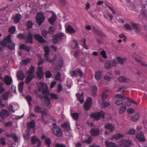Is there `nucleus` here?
<instances>
[{"instance_id":"f257e3e1","label":"nucleus","mask_w":147,"mask_h":147,"mask_svg":"<svg viewBox=\"0 0 147 147\" xmlns=\"http://www.w3.org/2000/svg\"><path fill=\"white\" fill-rule=\"evenodd\" d=\"M34 68L32 66H31L29 71H27V76L26 78V83H29L34 77Z\"/></svg>"},{"instance_id":"f03ea898","label":"nucleus","mask_w":147,"mask_h":147,"mask_svg":"<svg viewBox=\"0 0 147 147\" xmlns=\"http://www.w3.org/2000/svg\"><path fill=\"white\" fill-rule=\"evenodd\" d=\"M38 87L39 92H42V93L44 94H48V87L46 84L42 82H39L38 84Z\"/></svg>"},{"instance_id":"7ed1b4c3","label":"nucleus","mask_w":147,"mask_h":147,"mask_svg":"<svg viewBox=\"0 0 147 147\" xmlns=\"http://www.w3.org/2000/svg\"><path fill=\"white\" fill-rule=\"evenodd\" d=\"M45 53L44 55V57L45 60L49 62L50 63L53 62L55 60L56 57L55 56L53 59L50 60L49 57V48L48 47H46L44 48Z\"/></svg>"},{"instance_id":"20e7f679","label":"nucleus","mask_w":147,"mask_h":147,"mask_svg":"<svg viewBox=\"0 0 147 147\" xmlns=\"http://www.w3.org/2000/svg\"><path fill=\"white\" fill-rule=\"evenodd\" d=\"M45 19V16L42 12L38 13L36 17V19L37 23L40 26Z\"/></svg>"},{"instance_id":"39448f33","label":"nucleus","mask_w":147,"mask_h":147,"mask_svg":"<svg viewBox=\"0 0 147 147\" xmlns=\"http://www.w3.org/2000/svg\"><path fill=\"white\" fill-rule=\"evenodd\" d=\"M11 35H8L7 36L4 38L3 41H1L0 45L3 47H5L7 44L11 43L12 40L11 39Z\"/></svg>"},{"instance_id":"423d86ee","label":"nucleus","mask_w":147,"mask_h":147,"mask_svg":"<svg viewBox=\"0 0 147 147\" xmlns=\"http://www.w3.org/2000/svg\"><path fill=\"white\" fill-rule=\"evenodd\" d=\"M117 62L114 59H113L106 63L105 65V67L107 69H109L117 65Z\"/></svg>"},{"instance_id":"0eeeda50","label":"nucleus","mask_w":147,"mask_h":147,"mask_svg":"<svg viewBox=\"0 0 147 147\" xmlns=\"http://www.w3.org/2000/svg\"><path fill=\"white\" fill-rule=\"evenodd\" d=\"M52 131L54 134L58 137H60L63 135L61 129L57 126L54 127Z\"/></svg>"},{"instance_id":"6e6552de","label":"nucleus","mask_w":147,"mask_h":147,"mask_svg":"<svg viewBox=\"0 0 147 147\" xmlns=\"http://www.w3.org/2000/svg\"><path fill=\"white\" fill-rule=\"evenodd\" d=\"M132 145L131 141L126 140H122L120 144L121 147H129Z\"/></svg>"},{"instance_id":"1a4fd4ad","label":"nucleus","mask_w":147,"mask_h":147,"mask_svg":"<svg viewBox=\"0 0 147 147\" xmlns=\"http://www.w3.org/2000/svg\"><path fill=\"white\" fill-rule=\"evenodd\" d=\"M105 114L103 111H101L100 113H93L91 116L98 120L100 119L101 117L104 118Z\"/></svg>"},{"instance_id":"9d476101","label":"nucleus","mask_w":147,"mask_h":147,"mask_svg":"<svg viewBox=\"0 0 147 147\" xmlns=\"http://www.w3.org/2000/svg\"><path fill=\"white\" fill-rule=\"evenodd\" d=\"M71 75L72 77L76 76H79L80 77H82L83 76V72L80 69H78L74 71H71L70 72Z\"/></svg>"},{"instance_id":"9b49d317","label":"nucleus","mask_w":147,"mask_h":147,"mask_svg":"<svg viewBox=\"0 0 147 147\" xmlns=\"http://www.w3.org/2000/svg\"><path fill=\"white\" fill-rule=\"evenodd\" d=\"M92 98L90 97L88 98L84 105V108L86 110H89L92 105Z\"/></svg>"},{"instance_id":"f8f14e48","label":"nucleus","mask_w":147,"mask_h":147,"mask_svg":"<svg viewBox=\"0 0 147 147\" xmlns=\"http://www.w3.org/2000/svg\"><path fill=\"white\" fill-rule=\"evenodd\" d=\"M9 115V112L4 109L2 110L0 113V117L3 119L7 118Z\"/></svg>"},{"instance_id":"ddd939ff","label":"nucleus","mask_w":147,"mask_h":147,"mask_svg":"<svg viewBox=\"0 0 147 147\" xmlns=\"http://www.w3.org/2000/svg\"><path fill=\"white\" fill-rule=\"evenodd\" d=\"M6 138L8 139L10 138H12L13 139L15 142L17 141L19 138L15 134H8L6 133Z\"/></svg>"},{"instance_id":"4468645a","label":"nucleus","mask_w":147,"mask_h":147,"mask_svg":"<svg viewBox=\"0 0 147 147\" xmlns=\"http://www.w3.org/2000/svg\"><path fill=\"white\" fill-rule=\"evenodd\" d=\"M34 38L37 40L40 43H45L46 41L40 35L38 34H35L34 35Z\"/></svg>"},{"instance_id":"2eb2a0df","label":"nucleus","mask_w":147,"mask_h":147,"mask_svg":"<svg viewBox=\"0 0 147 147\" xmlns=\"http://www.w3.org/2000/svg\"><path fill=\"white\" fill-rule=\"evenodd\" d=\"M104 127L106 129L109 130L110 132H113L115 129V126L114 125L108 123L105 125Z\"/></svg>"},{"instance_id":"dca6fc26","label":"nucleus","mask_w":147,"mask_h":147,"mask_svg":"<svg viewBox=\"0 0 147 147\" xmlns=\"http://www.w3.org/2000/svg\"><path fill=\"white\" fill-rule=\"evenodd\" d=\"M116 59L117 60V62L121 65H123L124 62H126L127 60L126 58H122L119 57H116Z\"/></svg>"},{"instance_id":"f3484780","label":"nucleus","mask_w":147,"mask_h":147,"mask_svg":"<svg viewBox=\"0 0 147 147\" xmlns=\"http://www.w3.org/2000/svg\"><path fill=\"white\" fill-rule=\"evenodd\" d=\"M4 82L7 85H10L12 82L11 78L8 76H6L4 78Z\"/></svg>"},{"instance_id":"a211bd4d","label":"nucleus","mask_w":147,"mask_h":147,"mask_svg":"<svg viewBox=\"0 0 147 147\" xmlns=\"http://www.w3.org/2000/svg\"><path fill=\"white\" fill-rule=\"evenodd\" d=\"M32 144H34L36 142H38L37 147H39L41 145V141L36 136L33 137L32 139Z\"/></svg>"},{"instance_id":"6ab92c4d","label":"nucleus","mask_w":147,"mask_h":147,"mask_svg":"<svg viewBox=\"0 0 147 147\" xmlns=\"http://www.w3.org/2000/svg\"><path fill=\"white\" fill-rule=\"evenodd\" d=\"M136 138L140 141H144L145 138L143 134L141 132L138 133L136 135Z\"/></svg>"},{"instance_id":"aec40b11","label":"nucleus","mask_w":147,"mask_h":147,"mask_svg":"<svg viewBox=\"0 0 147 147\" xmlns=\"http://www.w3.org/2000/svg\"><path fill=\"white\" fill-rule=\"evenodd\" d=\"M66 30L67 32L69 33H74L76 32L75 29L69 25L66 26Z\"/></svg>"},{"instance_id":"412c9836","label":"nucleus","mask_w":147,"mask_h":147,"mask_svg":"<svg viewBox=\"0 0 147 147\" xmlns=\"http://www.w3.org/2000/svg\"><path fill=\"white\" fill-rule=\"evenodd\" d=\"M102 76V72L101 71H98L95 74V78L97 80L101 79Z\"/></svg>"},{"instance_id":"4be33fe9","label":"nucleus","mask_w":147,"mask_h":147,"mask_svg":"<svg viewBox=\"0 0 147 147\" xmlns=\"http://www.w3.org/2000/svg\"><path fill=\"white\" fill-rule=\"evenodd\" d=\"M118 80L120 82L128 83L130 81V80L129 78H126L122 76L119 77L118 78Z\"/></svg>"},{"instance_id":"5701e85b","label":"nucleus","mask_w":147,"mask_h":147,"mask_svg":"<svg viewBox=\"0 0 147 147\" xmlns=\"http://www.w3.org/2000/svg\"><path fill=\"white\" fill-rule=\"evenodd\" d=\"M57 19V16L56 15L53 13L52 16L50 17L48 21L51 24H53L55 22Z\"/></svg>"},{"instance_id":"b1692460","label":"nucleus","mask_w":147,"mask_h":147,"mask_svg":"<svg viewBox=\"0 0 147 147\" xmlns=\"http://www.w3.org/2000/svg\"><path fill=\"white\" fill-rule=\"evenodd\" d=\"M26 42L30 43H32L33 37L32 34L30 32H29L27 34L26 38Z\"/></svg>"},{"instance_id":"393cba45","label":"nucleus","mask_w":147,"mask_h":147,"mask_svg":"<svg viewBox=\"0 0 147 147\" xmlns=\"http://www.w3.org/2000/svg\"><path fill=\"white\" fill-rule=\"evenodd\" d=\"M105 144L107 147H119L116 144L111 142H108V141H106Z\"/></svg>"},{"instance_id":"a878e982","label":"nucleus","mask_w":147,"mask_h":147,"mask_svg":"<svg viewBox=\"0 0 147 147\" xmlns=\"http://www.w3.org/2000/svg\"><path fill=\"white\" fill-rule=\"evenodd\" d=\"M37 77L39 79H41L43 76L42 68L39 67L38 68V70L37 71Z\"/></svg>"},{"instance_id":"bb28decb","label":"nucleus","mask_w":147,"mask_h":147,"mask_svg":"<svg viewBox=\"0 0 147 147\" xmlns=\"http://www.w3.org/2000/svg\"><path fill=\"white\" fill-rule=\"evenodd\" d=\"M131 26L132 28V30H134V31L137 33H138L140 32V29L138 26L137 24L132 23L131 24Z\"/></svg>"},{"instance_id":"cd10ccee","label":"nucleus","mask_w":147,"mask_h":147,"mask_svg":"<svg viewBox=\"0 0 147 147\" xmlns=\"http://www.w3.org/2000/svg\"><path fill=\"white\" fill-rule=\"evenodd\" d=\"M21 17L22 16L20 14H17L13 17V19L14 22L18 23Z\"/></svg>"},{"instance_id":"c85d7f7f","label":"nucleus","mask_w":147,"mask_h":147,"mask_svg":"<svg viewBox=\"0 0 147 147\" xmlns=\"http://www.w3.org/2000/svg\"><path fill=\"white\" fill-rule=\"evenodd\" d=\"M17 77L19 80H22L25 78V75L22 71H18L17 73Z\"/></svg>"},{"instance_id":"c756f323","label":"nucleus","mask_w":147,"mask_h":147,"mask_svg":"<svg viewBox=\"0 0 147 147\" xmlns=\"http://www.w3.org/2000/svg\"><path fill=\"white\" fill-rule=\"evenodd\" d=\"M91 133L93 136H96L98 135L99 130L96 128H92L90 130Z\"/></svg>"},{"instance_id":"7c9ffc66","label":"nucleus","mask_w":147,"mask_h":147,"mask_svg":"<svg viewBox=\"0 0 147 147\" xmlns=\"http://www.w3.org/2000/svg\"><path fill=\"white\" fill-rule=\"evenodd\" d=\"M43 103L46 106H48L50 104V100L49 98L47 96H45L44 99Z\"/></svg>"},{"instance_id":"2f4dec72","label":"nucleus","mask_w":147,"mask_h":147,"mask_svg":"<svg viewBox=\"0 0 147 147\" xmlns=\"http://www.w3.org/2000/svg\"><path fill=\"white\" fill-rule=\"evenodd\" d=\"M123 137V136L121 134H117L113 135L111 138V140H113L114 139L118 140L120 138H121Z\"/></svg>"},{"instance_id":"473e14b6","label":"nucleus","mask_w":147,"mask_h":147,"mask_svg":"<svg viewBox=\"0 0 147 147\" xmlns=\"http://www.w3.org/2000/svg\"><path fill=\"white\" fill-rule=\"evenodd\" d=\"M104 78L105 80L110 81L112 78V76L110 72H108L106 74Z\"/></svg>"},{"instance_id":"72a5a7b5","label":"nucleus","mask_w":147,"mask_h":147,"mask_svg":"<svg viewBox=\"0 0 147 147\" xmlns=\"http://www.w3.org/2000/svg\"><path fill=\"white\" fill-rule=\"evenodd\" d=\"M76 96L78 100L80 102L82 103L84 101V100L83 94H80L79 93L76 94Z\"/></svg>"},{"instance_id":"f704fd0d","label":"nucleus","mask_w":147,"mask_h":147,"mask_svg":"<svg viewBox=\"0 0 147 147\" xmlns=\"http://www.w3.org/2000/svg\"><path fill=\"white\" fill-rule=\"evenodd\" d=\"M108 95V91L107 90H105L102 94V98L103 100H105Z\"/></svg>"},{"instance_id":"c9c22d12","label":"nucleus","mask_w":147,"mask_h":147,"mask_svg":"<svg viewBox=\"0 0 147 147\" xmlns=\"http://www.w3.org/2000/svg\"><path fill=\"white\" fill-rule=\"evenodd\" d=\"M35 123L34 120L28 123L27 127L28 128H33L35 126Z\"/></svg>"},{"instance_id":"e433bc0d","label":"nucleus","mask_w":147,"mask_h":147,"mask_svg":"<svg viewBox=\"0 0 147 147\" xmlns=\"http://www.w3.org/2000/svg\"><path fill=\"white\" fill-rule=\"evenodd\" d=\"M43 109L42 108L38 106H36L34 108V110L35 112L38 113H40L42 112Z\"/></svg>"},{"instance_id":"4c0bfd02","label":"nucleus","mask_w":147,"mask_h":147,"mask_svg":"<svg viewBox=\"0 0 147 147\" xmlns=\"http://www.w3.org/2000/svg\"><path fill=\"white\" fill-rule=\"evenodd\" d=\"M126 109V107L125 105L123 104L119 109V113L120 114L123 113L125 111Z\"/></svg>"},{"instance_id":"58836bf2","label":"nucleus","mask_w":147,"mask_h":147,"mask_svg":"<svg viewBox=\"0 0 147 147\" xmlns=\"http://www.w3.org/2000/svg\"><path fill=\"white\" fill-rule=\"evenodd\" d=\"M73 119L75 121H77L78 119L79 114L77 113H73L71 115Z\"/></svg>"},{"instance_id":"ea45409f","label":"nucleus","mask_w":147,"mask_h":147,"mask_svg":"<svg viewBox=\"0 0 147 147\" xmlns=\"http://www.w3.org/2000/svg\"><path fill=\"white\" fill-rule=\"evenodd\" d=\"M20 49H25L26 51L29 52L30 51V48L29 47L26 46L24 44H22L20 46Z\"/></svg>"},{"instance_id":"a19ab883","label":"nucleus","mask_w":147,"mask_h":147,"mask_svg":"<svg viewBox=\"0 0 147 147\" xmlns=\"http://www.w3.org/2000/svg\"><path fill=\"white\" fill-rule=\"evenodd\" d=\"M62 127L68 131L70 130V129L69 124L68 123H64L62 125Z\"/></svg>"},{"instance_id":"79ce46f5","label":"nucleus","mask_w":147,"mask_h":147,"mask_svg":"<svg viewBox=\"0 0 147 147\" xmlns=\"http://www.w3.org/2000/svg\"><path fill=\"white\" fill-rule=\"evenodd\" d=\"M9 93L7 92L4 93L2 95V97L4 100H7L8 98Z\"/></svg>"},{"instance_id":"37998d69","label":"nucleus","mask_w":147,"mask_h":147,"mask_svg":"<svg viewBox=\"0 0 147 147\" xmlns=\"http://www.w3.org/2000/svg\"><path fill=\"white\" fill-rule=\"evenodd\" d=\"M24 85V82H22L18 85V90L20 93H22V92Z\"/></svg>"},{"instance_id":"c03bdc74","label":"nucleus","mask_w":147,"mask_h":147,"mask_svg":"<svg viewBox=\"0 0 147 147\" xmlns=\"http://www.w3.org/2000/svg\"><path fill=\"white\" fill-rule=\"evenodd\" d=\"M104 16L107 19H110L111 21L112 20L113 18V16L110 13H106L104 15Z\"/></svg>"},{"instance_id":"a18cd8bd","label":"nucleus","mask_w":147,"mask_h":147,"mask_svg":"<svg viewBox=\"0 0 147 147\" xmlns=\"http://www.w3.org/2000/svg\"><path fill=\"white\" fill-rule=\"evenodd\" d=\"M31 61V59H26L23 60L21 61V63L24 65H26L30 63Z\"/></svg>"},{"instance_id":"49530a36","label":"nucleus","mask_w":147,"mask_h":147,"mask_svg":"<svg viewBox=\"0 0 147 147\" xmlns=\"http://www.w3.org/2000/svg\"><path fill=\"white\" fill-rule=\"evenodd\" d=\"M124 27L127 30H132L131 25H130L128 23H126L124 25Z\"/></svg>"},{"instance_id":"de8ad7c7","label":"nucleus","mask_w":147,"mask_h":147,"mask_svg":"<svg viewBox=\"0 0 147 147\" xmlns=\"http://www.w3.org/2000/svg\"><path fill=\"white\" fill-rule=\"evenodd\" d=\"M139 115L138 114H136L135 115L132 117V119L133 121H136L139 118Z\"/></svg>"},{"instance_id":"09e8293b","label":"nucleus","mask_w":147,"mask_h":147,"mask_svg":"<svg viewBox=\"0 0 147 147\" xmlns=\"http://www.w3.org/2000/svg\"><path fill=\"white\" fill-rule=\"evenodd\" d=\"M45 142L48 145V147H50V146L51 143V139L49 138H46L45 140Z\"/></svg>"},{"instance_id":"8fccbe9b","label":"nucleus","mask_w":147,"mask_h":147,"mask_svg":"<svg viewBox=\"0 0 147 147\" xmlns=\"http://www.w3.org/2000/svg\"><path fill=\"white\" fill-rule=\"evenodd\" d=\"M105 4L107 7L112 12L113 14H115L116 11L114 10L113 7H111L110 5H109L106 3H105Z\"/></svg>"},{"instance_id":"3c124183","label":"nucleus","mask_w":147,"mask_h":147,"mask_svg":"<svg viewBox=\"0 0 147 147\" xmlns=\"http://www.w3.org/2000/svg\"><path fill=\"white\" fill-rule=\"evenodd\" d=\"M110 105V104L109 102L106 101L102 102L101 104L103 108L109 106Z\"/></svg>"},{"instance_id":"603ef678","label":"nucleus","mask_w":147,"mask_h":147,"mask_svg":"<svg viewBox=\"0 0 147 147\" xmlns=\"http://www.w3.org/2000/svg\"><path fill=\"white\" fill-rule=\"evenodd\" d=\"M115 97L116 98L121 99H124L126 98L122 94H117L115 95Z\"/></svg>"},{"instance_id":"864d4df0","label":"nucleus","mask_w":147,"mask_h":147,"mask_svg":"<svg viewBox=\"0 0 147 147\" xmlns=\"http://www.w3.org/2000/svg\"><path fill=\"white\" fill-rule=\"evenodd\" d=\"M59 63L58 66H57V68L58 69H61L62 66V64L63 63V59L62 57H60L59 59Z\"/></svg>"},{"instance_id":"5fc2aeb1","label":"nucleus","mask_w":147,"mask_h":147,"mask_svg":"<svg viewBox=\"0 0 147 147\" xmlns=\"http://www.w3.org/2000/svg\"><path fill=\"white\" fill-rule=\"evenodd\" d=\"M100 53L103 58L106 59L107 58L106 52L105 50H103L101 51Z\"/></svg>"},{"instance_id":"6e6d98bb","label":"nucleus","mask_w":147,"mask_h":147,"mask_svg":"<svg viewBox=\"0 0 147 147\" xmlns=\"http://www.w3.org/2000/svg\"><path fill=\"white\" fill-rule=\"evenodd\" d=\"M16 30V28L15 27L12 26V27L9 28V32L11 34L13 33Z\"/></svg>"},{"instance_id":"4d7b16f0","label":"nucleus","mask_w":147,"mask_h":147,"mask_svg":"<svg viewBox=\"0 0 147 147\" xmlns=\"http://www.w3.org/2000/svg\"><path fill=\"white\" fill-rule=\"evenodd\" d=\"M26 98L27 101H28V104L31 106L32 105L30 101L32 100V98L31 96L29 95H27L26 96Z\"/></svg>"},{"instance_id":"13d9d810","label":"nucleus","mask_w":147,"mask_h":147,"mask_svg":"<svg viewBox=\"0 0 147 147\" xmlns=\"http://www.w3.org/2000/svg\"><path fill=\"white\" fill-rule=\"evenodd\" d=\"M55 31L54 28L53 26H51L49 29V32L50 34H52L54 33Z\"/></svg>"},{"instance_id":"bf43d9fd","label":"nucleus","mask_w":147,"mask_h":147,"mask_svg":"<svg viewBox=\"0 0 147 147\" xmlns=\"http://www.w3.org/2000/svg\"><path fill=\"white\" fill-rule=\"evenodd\" d=\"M92 141V138L91 137H89L87 140H85L84 142L87 144H90Z\"/></svg>"},{"instance_id":"052dcab7","label":"nucleus","mask_w":147,"mask_h":147,"mask_svg":"<svg viewBox=\"0 0 147 147\" xmlns=\"http://www.w3.org/2000/svg\"><path fill=\"white\" fill-rule=\"evenodd\" d=\"M97 90V87L96 86H94L92 87V94L94 95H95L96 93Z\"/></svg>"},{"instance_id":"680f3d73","label":"nucleus","mask_w":147,"mask_h":147,"mask_svg":"<svg viewBox=\"0 0 147 147\" xmlns=\"http://www.w3.org/2000/svg\"><path fill=\"white\" fill-rule=\"evenodd\" d=\"M51 98L55 99H57L59 98V96L58 95L54 93H51L50 94Z\"/></svg>"},{"instance_id":"e2e57ef3","label":"nucleus","mask_w":147,"mask_h":147,"mask_svg":"<svg viewBox=\"0 0 147 147\" xmlns=\"http://www.w3.org/2000/svg\"><path fill=\"white\" fill-rule=\"evenodd\" d=\"M127 113L128 114H132L135 112L134 109L131 108H129L127 110Z\"/></svg>"},{"instance_id":"0e129e2a","label":"nucleus","mask_w":147,"mask_h":147,"mask_svg":"<svg viewBox=\"0 0 147 147\" xmlns=\"http://www.w3.org/2000/svg\"><path fill=\"white\" fill-rule=\"evenodd\" d=\"M41 33L43 37H45L47 35L48 32L47 30L44 29L42 30Z\"/></svg>"},{"instance_id":"69168bd1","label":"nucleus","mask_w":147,"mask_h":147,"mask_svg":"<svg viewBox=\"0 0 147 147\" xmlns=\"http://www.w3.org/2000/svg\"><path fill=\"white\" fill-rule=\"evenodd\" d=\"M135 130L133 129H131L128 131L127 134H134L135 133Z\"/></svg>"},{"instance_id":"338daca9","label":"nucleus","mask_w":147,"mask_h":147,"mask_svg":"<svg viewBox=\"0 0 147 147\" xmlns=\"http://www.w3.org/2000/svg\"><path fill=\"white\" fill-rule=\"evenodd\" d=\"M10 43V44L7 46V48L11 50H13L14 48L15 45L13 44H11V43Z\"/></svg>"},{"instance_id":"774afa93","label":"nucleus","mask_w":147,"mask_h":147,"mask_svg":"<svg viewBox=\"0 0 147 147\" xmlns=\"http://www.w3.org/2000/svg\"><path fill=\"white\" fill-rule=\"evenodd\" d=\"M61 74L59 72L57 73L55 77V79L57 80L61 81Z\"/></svg>"}]
</instances>
